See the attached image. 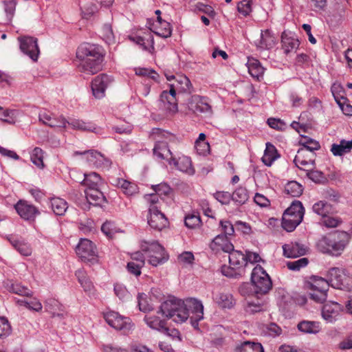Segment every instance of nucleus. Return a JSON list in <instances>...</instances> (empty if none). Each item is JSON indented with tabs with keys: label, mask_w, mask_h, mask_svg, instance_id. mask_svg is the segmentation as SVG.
Instances as JSON below:
<instances>
[{
	"label": "nucleus",
	"mask_w": 352,
	"mask_h": 352,
	"mask_svg": "<svg viewBox=\"0 0 352 352\" xmlns=\"http://www.w3.org/2000/svg\"><path fill=\"white\" fill-rule=\"evenodd\" d=\"M129 38L140 45L143 50L151 53L154 50V38L149 30L144 32L142 35L135 34L129 36Z\"/></svg>",
	"instance_id": "obj_21"
},
{
	"label": "nucleus",
	"mask_w": 352,
	"mask_h": 352,
	"mask_svg": "<svg viewBox=\"0 0 352 352\" xmlns=\"http://www.w3.org/2000/svg\"><path fill=\"white\" fill-rule=\"evenodd\" d=\"M281 43L282 48L286 54L296 52L300 45V42L297 38L284 34L282 35Z\"/></svg>",
	"instance_id": "obj_38"
},
{
	"label": "nucleus",
	"mask_w": 352,
	"mask_h": 352,
	"mask_svg": "<svg viewBox=\"0 0 352 352\" xmlns=\"http://www.w3.org/2000/svg\"><path fill=\"white\" fill-rule=\"evenodd\" d=\"M138 307L140 311L147 312L153 309V306L148 302L147 296L144 294H139L138 296Z\"/></svg>",
	"instance_id": "obj_58"
},
{
	"label": "nucleus",
	"mask_w": 352,
	"mask_h": 352,
	"mask_svg": "<svg viewBox=\"0 0 352 352\" xmlns=\"http://www.w3.org/2000/svg\"><path fill=\"white\" fill-rule=\"evenodd\" d=\"M102 34L106 43L110 44L114 42V34L110 24H104L102 26Z\"/></svg>",
	"instance_id": "obj_64"
},
{
	"label": "nucleus",
	"mask_w": 352,
	"mask_h": 352,
	"mask_svg": "<svg viewBox=\"0 0 352 352\" xmlns=\"http://www.w3.org/2000/svg\"><path fill=\"white\" fill-rule=\"evenodd\" d=\"M12 246L23 256H30L32 254V248L23 241L19 240L16 237L9 239Z\"/></svg>",
	"instance_id": "obj_44"
},
{
	"label": "nucleus",
	"mask_w": 352,
	"mask_h": 352,
	"mask_svg": "<svg viewBox=\"0 0 352 352\" xmlns=\"http://www.w3.org/2000/svg\"><path fill=\"white\" fill-rule=\"evenodd\" d=\"M76 155H85L89 165L98 168H108L111 164V161L109 159L105 157L101 153L95 150L82 152L76 151L73 154L74 156Z\"/></svg>",
	"instance_id": "obj_13"
},
{
	"label": "nucleus",
	"mask_w": 352,
	"mask_h": 352,
	"mask_svg": "<svg viewBox=\"0 0 352 352\" xmlns=\"http://www.w3.org/2000/svg\"><path fill=\"white\" fill-rule=\"evenodd\" d=\"M252 0H241L238 3L237 10L243 16H248L252 12Z\"/></svg>",
	"instance_id": "obj_60"
},
{
	"label": "nucleus",
	"mask_w": 352,
	"mask_h": 352,
	"mask_svg": "<svg viewBox=\"0 0 352 352\" xmlns=\"http://www.w3.org/2000/svg\"><path fill=\"white\" fill-rule=\"evenodd\" d=\"M251 281L254 287V292L257 295L263 296L268 293L272 287V282L270 276L260 265H256L252 270Z\"/></svg>",
	"instance_id": "obj_7"
},
{
	"label": "nucleus",
	"mask_w": 352,
	"mask_h": 352,
	"mask_svg": "<svg viewBox=\"0 0 352 352\" xmlns=\"http://www.w3.org/2000/svg\"><path fill=\"white\" fill-rule=\"evenodd\" d=\"M39 121L50 127L65 128L66 121L63 116L60 118L52 116V113L46 110H42L38 114Z\"/></svg>",
	"instance_id": "obj_24"
},
{
	"label": "nucleus",
	"mask_w": 352,
	"mask_h": 352,
	"mask_svg": "<svg viewBox=\"0 0 352 352\" xmlns=\"http://www.w3.org/2000/svg\"><path fill=\"white\" fill-rule=\"evenodd\" d=\"M237 352H264V351L260 343L245 341L237 348Z\"/></svg>",
	"instance_id": "obj_48"
},
{
	"label": "nucleus",
	"mask_w": 352,
	"mask_h": 352,
	"mask_svg": "<svg viewBox=\"0 0 352 352\" xmlns=\"http://www.w3.org/2000/svg\"><path fill=\"white\" fill-rule=\"evenodd\" d=\"M157 313L177 323L189 318L192 326L197 328L199 321L204 318V306L201 301L195 298L185 300L173 298L162 302Z\"/></svg>",
	"instance_id": "obj_1"
},
{
	"label": "nucleus",
	"mask_w": 352,
	"mask_h": 352,
	"mask_svg": "<svg viewBox=\"0 0 352 352\" xmlns=\"http://www.w3.org/2000/svg\"><path fill=\"white\" fill-rule=\"evenodd\" d=\"M18 111L15 109H3L0 107V120L10 124L14 123Z\"/></svg>",
	"instance_id": "obj_51"
},
{
	"label": "nucleus",
	"mask_w": 352,
	"mask_h": 352,
	"mask_svg": "<svg viewBox=\"0 0 352 352\" xmlns=\"http://www.w3.org/2000/svg\"><path fill=\"white\" fill-rule=\"evenodd\" d=\"M112 81L111 76L104 74L95 77L91 82V89L94 96L99 99L103 98L106 89L111 85Z\"/></svg>",
	"instance_id": "obj_15"
},
{
	"label": "nucleus",
	"mask_w": 352,
	"mask_h": 352,
	"mask_svg": "<svg viewBox=\"0 0 352 352\" xmlns=\"http://www.w3.org/2000/svg\"><path fill=\"white\" fill-rule=\"evenodd\" d=\"M14 208L18 214L25 221H34L39 214L38 210L32 204L24 200H19Z\"/></svg>",
	"instance_id": "obj_17"
},
{
	"label": "nucleus",
	"mask_w": 352,
	"mask_h": 352,
	"mask_svg": "<svg viewBox=\"0 0 352 352\" xmlns=\"http://www.w3.org/2000/svg\"><path fill=\"white\" fill-rule=\"evenodd\" d=\"M314 212L322 218L327 214H333L336 211L333 206L326 201H319L315 203L312 206Z\"/></svg>",
	"instance_id": "obj_32"
},
{
	"label": "nucleus",
	"mask_w": 352,
	"mask_h": 352,
	"mask_svg": "<svg viewBox=\"0 0 352 352\" xmlns=\"http://www.w3.org/2000/svg\"><path fill=\"white\" fill-rule=\"evenodd\" d=\"M18 40L21 51L29 56L34 62L37 61L40 54L37 38L25 36L19 37Z\"/></svg>",
	"instance_id": "obj_11"
},
{
	"label": "nucleus",
	"mask_w": 352,
	"mask_h": 352,
	"mask_svg": "<svg viewBox=\"0 0 352 352\" xmlns=\"http://www.w3.org/2000/svg\"><path fill=\"white\" fill-rule=\"evenodd\" d=\"M278 155L277 150L274 145L267 142L266 144V148L264 152V155L262 157V162L268 166H270L272 163L278 158Z\"/></svg>",
	"instance_id": "obj_42"
},
{
	"label": "nucleus",
	"mask_w": 352,
	"mask_h": 352,
	"mask_svg": "<svg viewBox=\"0 0 352 352\" xmlns=\"http://www.w3.org/2000/svg\"><path fill=\"white\" fill-rule=\"evenodd\" d=\"M114 293L122 301H126L131 298L130 293L122 284L116 283L114 285Z\"/></svg>",
	"instance_id": "obj_56"
},
{
	"label": "nucleus",
	"mask_w": 352,
	"mask_h": 352,
	"mask_svg": "<svg viewBox=\"0 0 352 352\" xmlns=\"http://www.w3.org/2000/svg\"><path fill=\"white\" fill-rule=\"evenodd\" d=\"M168 162L170 166H173L179 171L189 175H192L195 173V170L192 166L191 160L187 156H177L174 155Z\"/></svg>",
	"instance_id": "obj_20"
},
{
	"label": "nucleus",
	"mask_w": 352,
	"mask_h": 352,
	"mask_svg": "<svg viewBox=\"0 0 352 352\" xmlns=\"http://www.w3.org/2000/svg\"><path fill=\"white\" fill-rule=\"evenodd\" d=\"M17 303L21 305H23L30 309L38 311L42 309L41 303L36 298L30 300H18Z\"/></svg>",
	"instance_id": "obj_57"
},
{
	"label": "nucleus",
	"mask_w": 352,
	"mask_h": 352,
	"mask_svg": "<svg viewBox=\"0 0 352 352\" xmlns=\"http://www.w3.org/2000/svg\"><path fill=\"white\" fill-rule=\"evenodd\" d=\"M51 208L56 215H64L66 212V201L59 197H54L50 200Z\"/></svg>",
	"instance_id": "obj_47"
},
{
	"label": "nucleus",
	"mask_w": 352,
	"mask_h": 352,
	"mask_svg": "<svg viewBox=\"0 0 352 352\" xmlns=\"http://www.w3.org/2000/svg\"><path fill=\"white\" fill-rule=\"evenodd\" d=\"M210 248L215 252H219L221 250L224 252H230L233 250L234 245L230 241L228 236L223 234H219L210 243Z\"/></svg>",
	"instance_id": "obj_26"
},
{
	"label": "nucleus",
	"mask_w": 352,
	"mask_h": 352,
	"mask_svg": "<svg viewBox=\"0 0 352 352\" xmlns=\"http://www.w3.org/2000/svg\"><path fill=\"white\" fill-rule=\"evenodd\" d=\"M166 77L168 81L175 80L174 82L170 85V87L175 89L176 92L190 94L192 91V85L186 76L180 74H177L176 76L166 74Z\"/></svg>",
	"instance_id": "obj_16"
},
{
	"label": "nucleus",
	"mask_w": 352,
	"mask_h": 352,
	"mask_svg": "<svg viewBox=\"0 0 352 352\" xmlns=\"http://www.w3.org/2000/svg\"><path fill=\"white\" fill-rule=\"evenodd\" d=\"M144 321L151 329L161 332L168 331V328L166 326V320L164 319H161L157 316H146L144 317Z\"/></svg>",
	"instance_id": "obj_33"
},
{
	"label": "nucleus",
	"mask_w": 352,
	"mask_h": 352,
	"mask_svg": "<svg viewBox=\"0 0 352 352\" xmlns=\"http://www.w3.org/2000/svg\"><path fill=\"white\" fill-rule=\"evenodd\" d=\"M141 250L146 254L148 263L153 266L163 264L168 260L164 248L157 241H143Z\"/></svg>",
	"instance_id": "obj_6"
},
{
	"label": "nucleus",
	"mask_w": 352,
	"mask_h": 352,
	"mask_svg": "<svg viewBox=\"0 0 352 352\" xmlns=\"http://www.w3.org/2000/svg\"><path fill=\"white\" fill-rule=\"evenodd\" d=\"M302 191V186L296 181L289 182L285 187V192L294 197L300 196Z\"/></svg>",
	"instance_id": "obj_49"
},
{
	"label": "nucleus",
	"mask_w": 352,
	"mask_h": 352,
	"mask_svg": "<svg viewBox=\"0 0 352 352\" xmlns=\"http://www.w3.org/2000/svg\"><path fill=\"white\" fill-rule=\"evenodd\" d=\"M135 74L139 76H144L148 79H151L155 82H158L159 74L153 69H148L147 68H135Z\"/></svg>",
	"instance_id": "obj_54"
},
{
	"label": "nucleus",
	"mask_w": 352,
	"mask_h": 352,
	"mask_svg": "<svg viewBox=\"0 0 352 352\" xmlns=\"http://www.w3.org/2000/svg\"><path fill=\"white\" fill-rule=\"evenodd\" d=\"M12 331L8 320L4 317H0V338L8 337Z\"/></svg>",
	"instance_id": "obj_63"
},
{
	"label": "nucleus",
	"mask_w": 352,
	"mask_h": 352,
	"mask_svg": "<svg viewBox=\"0 0 352 352\" xmlns=\"http://www.w3.org/2000/svg\"><path fill=\"white\" fill-rule=\"evenodd\" d=\"M75 276L85 292H91L93 291L94 288V284L83 268L77 270L75 272Z\"/></svg>",
	"instance_id": "obj_34"
},
{
	"label": "nucleus",
	"mask_w": 352,
	"mask_h": 352,
	"mask_svg": "<svg viewBox=\"0 0 352 352\" xmlns=\"http://www.w3.org/2000/svg\"><path fill=\"white\" fill-rule=\"evenodd\" d=\"M85 199L84 203L80 205L81 208L86 210L89 209V206H100L106 202V198L103 192L100 190V188L85 189Z\"/></svg>",
	"instance_id": "obj_14"
},
{
	"label": "nucleus",
	"mask_w": 352,
	"mask_h": 352,
	"mask_svg": "<svg viewBox=\"0 0 352 352\" xmlns=\"http://www.w3.org/2000/svg\"><path fill=\"white\" fill-rule=\"evenodd\" d=\"M277 41L276 37L269 30L261 31V38L256 45L261 49H271Z\"/></svg>",
	"instance_id": "obj_30"
},
{
	"label": "nucleus",
	"mask_w": 352,
	"mask_h": 352,
	"mask_svg": "<svg viewBox=\"0 0 352 352\" xmlns=\"http://www.w3.org/2000/svg\"><path fill=\"white\" fill-rule=\"evenodd\" d=\"M111 183L120 188L123 193L127 196H132L138 192V187L135 183L122 178H112Z\"/></svg>",
	"instance_id": "obj_27"
},
{
	"label": "nucleus",
	"mask_w": 352,
	"mask_h": 352,
	"mask_svg": "<svg viewBox=\"0 0 352 352\" xmlns=\"http://www.w3.org/2000/svg\"><path fill=\"white\" fill-rule=\"evenodd\" d=\"M305 210L299 201H294L284 212L282 226L287 232L293 231L302 221Z\"/></svg>",
	"instance_id": "obj_4"
},
{
	"label": "nucleus",
	"mask_w": 352,
	"mask_h": 352,
	"mask_svg": "<svg viewBox=\"0 0 352 352\" xmlns=\"http://www.w3.org/2000/svg\"><path fill=\"white\" fill-rule=\"evenodd\" d=\"M322 197L327 201L337 203L339 201L340 195L332 188H327L322 192Z\"/></svg>",
	"instance_id": "obj_59"
},
{
	"label": "nucleus",
	"mask_w": 352,
	"mask_h": 352,
	"mask_svg": "<svg viewBox=\"0 0 352 352\" xmlns=\"http://www.w3.org/2000/svg\"><path fill=\"white\" fill-rule=\"evenodd\" d=\"M154 32L161 37L168 38L172 34L170 24L167 21L161 22V24L159 27L156 28V30Z\"/></svg>",
	"instance_id": "obj_55"
},
{
	"label": "nucleus",
	"mask_w": 352,
	"mask_h": 352,
	"mask_svg": "<svg viewBox=\"0 0 352 352\" xmlns=\"http://www.w3.org/2000/svg\"><path fill=\"white\" fill-rule=\"evenodd\" d=\"M8 289L11 292L23 296H29L32 293L28 287H24L17 283H12L10 285H8Z\"/></svg>",
	"instance_id": "obj_52"
},
{
	"label": "nucleus",
	"mask_w": 352,
	"mask_h": 352,
	"mask_svg": "<svg viewBox=\"0 0 352 352\" xmlns=\"http://www.w3.org/2000/svg\"><path fill=\"white\" fill-rule=\"evenodd\" d=\"M67 124L75 130L91 131L95 133H98L100 130L99 128L96 127L95 124L91 122H85L78 119H70L67 120Z\"/></svg>",
	"instance_id": "obj_31"
},
{
	"label": "nucleus",
	"mask_w": 352,
	"mask_h": 352,
	"mask_svg": "<svg viewBox=\"0 0 352 352\" xmlns=\"http://www.w3.org/2000/svg\"><path fill=\"white\" fill-rule=\"evenodd\" d=\"M309 285L311 299L318 303L324 302L327 298L329 283L321 277L314 276L311 278Z\"/></svg>",
	"instance_id": "obj_9"
},
{
	"label": "nucleus",
	"mask_w": 352,
	"mask_h": 352,
	"mask_svg": "<svg viewBox=\"0 0 352 352\" xmlns=\"http://www.w3.org/2000/svg\"><path fill=\"white\" fill-rule=\"evenodd\" d=\"M309 261L307 258H301L298 260L287 263V267L290 270L298 271L307 265Z\"/></svg>",
	"instance_id": "obj_62"
},
{
	"label": "nucleus",
	"mask_w": 352,
	"mask_h": 352,
	"mask_svg": "<svg viewBox=\"0 0 352 352\" xmlns=\"http://www.w3.org/2000/svg\"><path fill=\"white\" fill-rule=\"evenodd\" d=\"M153 188L155 193L146 195L144 197L148 204L162 205L164 201L162 196H168L172 192L170 187L165 183L153 186Z\"/></svg>",
	"instance_id": "obj_18"
},
{
	"label": "nucleus",
	"mask_w": 352,
	"mask_h": 352,
	"mask_svg": "<svg viewBox=\"0 0 352 352\" xmlns=\"http://www.w3.org/2000/svg\"><path fill=\"white\" fill-rule=\"evenodd\" d=\"M160 208L161 205L149 204L148 223L152 228L157 230H162L168 223L167 219Z\"/></svg>",
	"instance_id": "obj_12"
},
{
	"label": "nucleus",
	"mask_w": 352,
	"mask_h": 352,
	"mask_svg": "<svg viewBox=\"0 0 352 352\" xmlns=\"http://www.w3.org/2000/svg\"><path fill=\"white\" fill-rule=\"evenodd\" d=\"M343 270L332 267L329 270V285L335 288L342 289L343 286Z\"/></svg>",
	"instance_id": "obj_35"
},
{
	"label": "nucleus",
	"mask_w": 352,
	"mask_h": 352,
	"mask_svg": "<svg viewBox=\"0 0 352 352\" xmlns=\"http://www.w3.org/2000/svg\"><path fill=\"white\" fill-rule=\"evenodd\" d=\"M283 254L288 258H296L305 255L308 248L304 244L291 242L283 246Z\"/></svg>",
	"instance_id": "obj_25"
},
{
	"label": "nucleus",
	"mask_w": 352,
	"mask_h": 352,
	"mask_svg": "<svg viewBox=\"0 0 352 352\" xmlns=\"http://www.w3.org/2000/svg\"><path fill=\"white\" fill-rule=\"evenodd\" d=\"M265 302V298L263 296H261V297L257 294L252 296L247 300L245 311L249 314L261 311L264 309Z\"/></svg>",
	"instance_id": "obj_29"
},
{
	"label": "nucleus",
	"mask_w": 352,
	"mask_h": 352,
	"mask_svg": "<svg viewBox=\"0 0 352 352\" xmlns=\"http://www.w3.org/2000/svg\"><path fill=\"white\" fill-rule=\"evenodd\" d=\"M249 199V194L244 187H238L232 194V200L239 205L244 204Z\"/></svg>",
	"instance_id": "obj_46"
},
{
	"label": "nucleus",
	"mask_w": 352,
	"mask_h": 352,
	"mask_svg": "<svg viewBox=\"0 0 352 352\" xmlns=\"http://www.w3.org/2000/svg\"><path fill=\"white\" fill-rule=\"evenodd\" d=\"M83 177L82 184L87 186L86 189L100 188L102 184L101 177L95 172L84 174Z\"/></svg>",
	"instance_id": "obj_37"
},
{
	"label": "nucleus",
	"mask_w": 352,
	"mask_h": 352,
	"mask_svg": "<svg viewBox=\"0 0 352 352\" xmlns=\"http://www.w3.org/2000/svg\"><path fill=\"white\" fill-rule=\"evenodd\" d=\"M44 151L39 147H35L30 152V160L31 162L38 168L43 169L45 164L43 162Z\"/></svg>",
	"instance_id": "obj_45"
},
{
	"label": "nucleus",
	"mask_w": 352,
	"mask_h": 352,
	"mask_svg": "<svg viewBox=\"0 0 352 352\" xmlns=\"http://www.w3.org/2000/svg\"><path fill=\"white\" fill-rule=\"evenodd\" d=\"M294 162L300 169L308 171L309 169L304 168V166L314 167L315 163V153L308 152L306 149H299L296 155Z\"/></svg>",
	"instance_id": "obj_23"
},
{
	"label": "nucleus",
	"mask_w": 352,
	"mask_h": 352,
	"mask_svg": "<svg viewBox=\"0 0 352 352\" xmlns=\"http://www.w3.org/2000/svg\"><path fill=\"white\" fill-rule=\"evenodd\" d=\"M104 318L111 327L117 330L123 331L124 333L129 332L133 326L129 318L122 316L113 311L104 314Z\"/></svg>",
	"instance_id": "obj_10"
},
{
	"label": "nucleus",
	"mask_w": 352,
	"mask_h": 352,
	"mask_svg": "<svg viewBox=\"0 0 352 352\" xmlns=\"http://www.w3.org/2000/svg\"><path fill=\"white\" fill-rule=\"evenodd\" d=\"M214 301L223 309H231L235 305L233 296L227 293H219L214 297Z\"/></svg>",
	"instance_id": "obj_40"
},
{
	"label": "nucleus",
	"mask_w": 352,
	"mask_h": 352,
	"mask_svg": "<svg viewBox=\"0 0 352 352\" xmlns=\"http://www.w3.org/2000/svg\"><path fill=\"white\" fill-rule=\"evenodd\" d=\"M331 214H327L321 219V224L328 228H334L339 226L342 221L339 217H332Z\"/></svg>",
	"instance_id": "obj_53"
},
{
	"label": "nucleus",
	"mask_w": 352,
	"mask_h": 352,
	"mask_svg": "<svg viewBox=\"0 0 352 352\" xmlns=\"http://www.w3.org/2000/svg\"><path fill=\"white\" fill-rule=\"evenodd\" d=\"M229 263L231 266H234L236 269L243 271V267L246 266L245 255L240 251L233 250L228 252Z\"/></svg>",
	"instance_id": "obj_36"
},
{
	"label": "nucleus",
	"mask_w": 352,
	"mask_h": 352,
	"mask_svg": "<svg viewBox=\"0 0 352 352\" xmlns=\"http://www.w3.org/2000/svg\"><path fill=\"white\" fill-rule=\"evenodd\" d=\"M156 143L153 148V154L161 160H165L168 162L174 154L170 151L168 144L169 142L175 138V136L164 131L159 129H157L156 133L153 134Z\"/></svg>",
	"instance_id": "obj_5"
},
{
	"label": "nucleus",
	"mask_w": 352,
	"mask_h": 352,
	"mask_svg": "<svg viewBox=\"0 0 352 352\" xmlns=\"http://www.w3.org/2000/svg\"><path fill=\"white\" fill-rule=\"evenodd\" d=\"M350 235L346 232H338L333 239L327 236L322 237L317 243L318 249L323 253L332 252L340 254L350 241Z\"/></svg>",
	"instance_id": "obj_3"
},
{
	"label": "nucleus",
	"mask_w": 352,
	"mask_h": 352,
	"mask_svg": "<svg viewBox=\"0 0 352 352\" xmlns=\"http://www.w3.org/2000/svg\"><path fill=\"white\" fill-rule=\"evenodd\" d=\"M247 65L249 73L253 78L259 80L260 78L263 77L264 68L258 60L249 58Z\"/></svg>",
	"instance_id": "obj_41"
},
{
	"label": "nucleus",
	"mask_w": 352,
	"mask_h": 352,
	"mask_svg": "<svg viewBox=\"0 0 352 352\" xmlns=\"http://www.w3.org/2000/svg\"><path fill=\"white\" fill-rule=\"evenodd\" d=\"M298 329L304 333H316L317 326L316 323L310 321H302L298 324Z\"/></svg>",
	"instance_id": "obj_61"
},
{
	"label": "nucleus",
	"mask_w": 352,
	"mask_h": 352,
	"mask_svg": "<svg viewBox=\"0 0 352 352\" xmlns=\"http://www.w3.org/2000/svg\"><path fill=\"white\" fill-rule=\"evenodd\" d=\"M79 6L84 19H89L98 10L97 6L91 0H80Z\"/></svg>",
	"instance_id": "obj_39"
},
{
	"label": "nucleus",
	"mask_w": 352,
	"mask_h": 352,
	"mask_svg": "<svg viewBox=\"0 0 352 352\" xmlns=\"http://www.w3.org/2000/svg\"><path fill=\"white\" fill-rule=\"evenodd\" d=\"M2 3L6 18L11 21L15 13L17 1L16 0H4Z\"/></svg>",
	"instance_id": "obj_50"
},
{
	"label": "nucleus",
	"mask_w": 352,
	"mask_h": 352,
	"mask_svg": "<svg viewBox=\"0 0 352 352\" xmlns=\"http://www.w3.org/2000/svg\"><path fill=\"white\" fill-rule=\"evenodd\" d=\"M176 93L175 89L170 87L169 91H163L160 94L162 107L171 113H175L178 110Z\"/></svg>",
	"instance_id": "obj_19"
},
{
	"label": "nucleus",
	"mask_w": 352,
	"mask_h": 352,
	"mask_svg": "<svg viewBox=\"0 0 352 352\" xmlns=\"http://www.w3.org/2000/svg\"><path fill=\"white\" fill-rule=\"evenodd\" d=\"M188 108L195 113H204L212 114V107L209 104L206 98L199 96H192L188 102Z\"/></svg>",
	"instance_id": "obj_22"
},
{
	"label": "nucleus",
	"mask_w": 352,
	"mask_h": 352,
	"mask_svg": "<svg viewBox=\"0 0 352 352\" xmlns=\"http://www.w3.org/2000/svg\"><path fill=\"white\" fill-rule=\"evenodd\" d=\"M82 261L93 265L98 263V250L96 245L87 239H80L75 249Z\"/></svg>",
	"instance_id": "obj_8"
},
{
	"label": "nucleus",
	"mask_w": 352,
	"mask_h": 352,
	"mask_svg": "<svg viewBox=\"0 0 352 352\" xmlns=\"http://www.w3.org/2000/svg\"><path fill=\"white\" fill-rule=\"evenodd\" d=\"M352 149V140L340 141L339 144H333L331 146V151L336 156H342L344 154L349 153Z\"/></svg>",
	"instance_id": "obj_43"
},
{
	"label": "nucleus",
	"mask_w": 352,
	"mask_h": 352,
	"mask_svg": "<svg viewBox=\"0 0 352 352\" xmlns=\"http://www.w3.org/2000/svg\"><path fill=\"white\" fill-rule=\"evenodd\" d=\"M342 310V306L338 302L329 301L326 302L322 309V317L329 322L335 320Z\"/></svg>",
	"instance_id": "obj_28"
},
{
	"label": "nucleus",
	"mask_w": 352,
	"mask_h": 352,
	"mask_svg": "<svg viewBox=\"0 0 352 352\" xmlns=\"http://www.w3.org/2000/svg\"><path fill=\"white\" fill-rule=\"evenodd\" d=\"M105 52L102 47L90 43H83L76 50V57L80 60L78 69L89 75L97 74L102 69Z\"/></svg>",
	"instance_id": "obj_2"
}]
</instances>
